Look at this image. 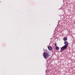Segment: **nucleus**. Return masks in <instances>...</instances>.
Segmentation results:
<instances>
[{
	"mask_svg": "<svg viewBox=\"0 0 75 75\" xmlns=\"http://www.w3.org/2000/svg\"><path fill=\"white\" fill-rule=\"evenodd\" d=\"M43 55L45 59H47V52H44Z\"/></svg>",
	"mask_w": 75,
	"mask_h": 75,
	"instance_id": "nucleus-1",
	"label": "nucleus"
},
{
	"mask_svg": "<svg viewBox=\"0 0 75 75\" xmlns=\"http://www.w3.org/2000/svg\"><path fill=\"white\" fill-rule=\"evenodd\" d=\"M68 47V45H64L63 47H62V48H61V50L62 51H63V50H64V49H66Z\"/></svg>",
	"mask_w": 75,
	"mask_h": 75,
	"instance_id": "nucleus-2",
	"label": "nucleus"
},
{
	"mask_svg": "<svg viewBox=\"0 0 75 75\" xmlns=\"http://www.w3.org/2000/svg\"><path fill=\"white\" fill-rule=\"evenodd\" d=\"M48 49H49V50H51L52 49V48L51 46H50L48 47Z\"/></svg>",
	"mask_w": 75,
	"mask_h": 75,
	"instance_id": "nucleus-3",
	"label": "nucleus"
},
{
	"mask_svg": "<svg viewBox=\"0 0 75 75\" xmlns=\"http://www.w3.org/2000/svg\"><path fill=\"white\" fill-rule=\"evenodd\" d=\"M64 44L65 45H68V42L67 41H65L64 42Z\"/></svg>",
	"mask_w": 75,
	"mask_h": 75,
	"instance_id": "nucleus-4",
	"label": "nucleus"
},
{
	"mask_svg": "<svg viewBox=\"0 0 75 75\" xmlns=\"http://www.w3.org/2000/svg\"><path fill=\"white\" fill-rule=\"evenodd\" d=\"M56 49L57 50H59V47L57 46L56 47Z\"/></svg>",
	"mask_w": 75,
	"mask_h": 75,
	"instance_id": "nucleus-5",
	"label": "nucleus"
},
{
	"mask_svg": "<svg viewBox=\"0 0 75 75\" xmlns=\"http://www.w3.org/2000/svg\"><path fill=\"white\" fill-rule=\"evenodd\" d=\"M63 40L64 41H67V38H64Z\"/></svg>",
	"mask_w": 75,
	"mask_h": 75,
	"instance_id": "nucleus-6",
	"label": "nucleus"
},
{
	"mask_svg": "<svg viewBox=\"0 0 75 75\" xmlns=\"http://www.w3.org/2000/svg\"><path fill=\"white\" fill-rule=\"evenodd\" d=\"M54 46H57V43H55L54 44Z\"/></svg>",
	"mask_w": 75,
	"mask_h": 75,
	"instance_id": "nucleus-7",
	"label": "nucleus"
},
{
	"mask_svg": "<svg viewBox=\"0 0 75 75\" xmlns=\"http://www.w3.org/2000/svg\"><path fill=\"white\" fill-rule=\"evenodd\" d=\"M43 50H44V51H44V49Z\"/></svg>",
	"mask_w": 75,
	"mask_h": 75,
	"instance_id": "nucleus-8",
	"label": "nucleus"
},
{
	"mask_svg": "<svg viewBox=\"0 0 75 75\" xmlns=\"http://www.w3.org/2000/svg\"><path fill=\"white\" fill-rule=\"evenodd\" d=\"M46 72H47V71H46Z\"/></svg>",
	"mask_w": 75,
	"mask_h": 75,
	"instance_id": "nucleus-9",
	"label": "nucleus"
},
{
	"mask_svg": "<svg viewBox=\"0 0 75 75\" xmlns=\"http://www.w3.org/2000/svg\"><path fill=\"white\" fill-rule=\"evenodd\" d=\"M46 61H47V60Z\"/></svg>",
	"mask_w": 75,
	"mask_h": 75,
	"instance_id": "nucleus-10",
	"label": "nucleus"
},
{
	"mask_svg": "<svg viewBox=\"0 0 75 75\" xmlns=\"http://www.w3.org/2000/svg\"><path fill=\"white\" fill-rule=\"evenodd\" d=\"M47 56H48V54H47Z\"/></svg>",
	"mask_w": 75,
	"mask_h": 75,
	"instance_id": "nucleus-11",
	"label": "nucleus"
}]
</instances>
